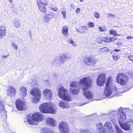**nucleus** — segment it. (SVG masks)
Returning <instances> with one entry per match:
<instances>
[{
  "label": "nucleus",
  "mask_w": 133,
  "mask_h": 133,
  "mask_svg": "<svg viewBox=\"0 0 133 133\" xmlns=\"http://www.w3.org/2000/svg\"><path fill=\"white\" fill-rule=\"evenodd\" d=\"M116 113V112L114 110L110 111L109 112V116L111 121L114 123L116 121L114 117Z\"/></svg>",
  "instance_id": "412c9836"
},
{
  "label": "nucleus",
  "mask_w": 133,
  "mask_h": 133,
  "mask_svg": "<svg viewBox=\"0 0 133 133\" xmlns=\"http://www.w3.org/2000/svg\"><path fill=\"white\" fill-rule=\"evenodd\" d=\"M40 111L44 113H55L56 111V105L51 102L43 103L40 106Z\"/></svg>",
  "instance_id": "f03ea898"
},
{
  "label": "nucleus",
  "mask_w": 133,
  "mask_h": 133,
  "mask_svg": "<svg viewBox=\"0 0 133 133\" xmlns=\"http://www.w3.org/2000/svg\"><path fill=\"white\" fill-rule=\"evenodd\" d=\"M59 104L61 107L63 109H67L70 107L68 103L63 102L62 101L59 102Z\"/></svg>",
  "instance_id": "4be33fe9"
},
{
  "label": "nucleus",
  "mask_w": 133,
  "mask_h": 133,
  "mask_svg": "<svg viewBox=\"0 0 133 133\" xmlns=\"http://www.w3.org/2000/svg\"><path fill=\"white\" fill-rule=\"evenodd\" d=\"M15 25L16 27H18L20 26V23L18 22L17 21L15 23Z\"/></svg>",
  "instance_id": "4c0bfd02"
},
{
  "label": "nucleus",
  "mask_w": 133,
  "mask_h": 133,
  "mask_svg": "<svg viewBox=\"0 0 133 133\" xmlns=\"http://www.w3.org/2000/svg\"><path fill=\"white\" fill-rule=\"evenodd\" d=\"M32 118L33 121L36 122L42 121L44 118L42 115L41 113L37 112L34 113L32 116Z\"/></svg>",
  "instance_id": "4468645a"
},
{
  "label": "nucleus",
  "mask_w": 133,
  "mask_h": 133,
  "mask_svg": "<svg viewBox=\"0 0 133 133\" xmlns=\"http://www.w3.org/2000/svg\"><path fill=\"white\" fill-rule=\"evenodd\" d=\"M104 127L100 123L97 124V130L99 133H106L105 130L108 127V123L106 122L104 124Z\"/></svg>",
  "instance_id": "f8f14e48"
},
{
  "label": "nucleus",
  "mask_w": 133,
  "mask_h": 133,
  "mask_svg": "<svg viewBox=\"0 0 133 133\" xmlns=\"http://www.w3.org/2000/svg\"><path fill=\"white\" fill-rule=\"evenodd\" d=\"M80 9L79 8H77L76 10V13H78L80 11Z\"/></svg>",
  "instance_id": "3c124183"
},
{
  "label": "nucleus",
  "mask_w": 133,
  "mask_h": 133,
  "mask_svg": "<svg viewBox=\"0 0 133 133\" xmlns=\"http://www.w3.org/2000/svg\"><path fill=\"white\" fill-rule=\"evenodd\" d=\"M59 130L62 133H69V127L68 124L64 121H62L60 123L58 126Z\"/></svg>",
  "instance_id": "6e6552de"
},
{
  "label": "nucleus",
  "mask_w": 133,
  "mask_h": 133,
  "mask_svg": "<svg viewBox=\"0 0 133 133\" xmlns=\"http://www.w3.org/2000/svg\"><path fill=\"white\" fill-rule=\"evenodd\" d=\"M92 82L90 77H87L81 78L79 82V84L82 87L83 95L87 99H91L93 97V95L91 91H88L92 87Z\"/></svg>",
  "instance_id": "f257e3e1"
},
{
  "label": "nucleus",
  "mask_w": 133,
  "mask_h": 133,
  "mask_svg": "<svg viewBox=\"0 0 133 133\" xmlns=\"http://www.w3.org/2000/svg\"><path fill=\"white\" fill-rule=\"evenodd\" d=\"M27 121L28 123L32 125L35 124V123L34 122V121H33V119L32 120V119H28Z\"/></svg>",
  "instance_id": "2f4dec72"
},
{
  "label": "nucleus",
  "mask_w": 133,
  "mask_h": 133,
  "mask_svg": "<svg viewBox=\"0 0 133 133\" xmlns=\"http://www.w3.org/2000/svg\"><path fill=\"white\" fill-rule=\"evenodd\" d=\"M16 92V88L12 86L9 87L7 90V94L8 95L11 97H13L15 95Z\"/></svg>",
  "instance_id": "dca6fc26"
},
{
  "label": "nucleus",
  "mask_w": 133,
  "mask_h": 133,
  "mask_svg": "<svg viewBox=\"0 0 133 133\" xmlns=\"http://www.w3.org/2000/svg\"><path fill=\"white\" fill-rule=\"evenodd\" d=\"M133 36H128L126 37V39H133Z\"/></svg>",
  "instance_id": "de8ad7c7"
},
{
  "label": "nucleus",
  "mask_w": 133,
  "mask_h": 133,
  "mask_svg": "<svg viewBox=\"0 0 133 133\" xmlns=\"http://www.w3.org/2000/svg\"><path fill=\"white\" fill-rule=\"evenodd\" d=\"M44 96L47 99L49 100L51 99L52 97V92L51 90L46 89L43 91Z\"/></svg>",
  "instance_id": "2eb2a0df"
},
{
  "label": "nucleus",
  "mask_w": 133,
  "mask_h": 133,
  "mask_svg": "<svg viewBox=\"0 0 133 133\" xmlns=\"http://www.w3.org/2000/svg\"><path fill=\"white\" fill-rule=\"evenodd\" d=\"M113 58L115 60H117L118 59L120 58V56L119 55L115 56V55H112Z\"/></svg>",
  "instance_id": "72a5a7b5"
},
{
  "label": "nucleus",
  "mask_w": 133,
  "mask_h": 133,
  "mask_svg": "<svg viewBox=\"0 0 133 133\" xmlns=\"http://www.w3.org/2000/svg\"><path fill=\"white\" fill-rule=\"evenodd\" d=\"M123 44L121 42H118L117 43V45H122Z\"/></svg>",
  "instance_id": "5fc2aeb1"
},
{
  "label": "nucleus",
  "mask_w": 133,
  "mask_h": 133,
  "mask_svg": "<svg viewBox=\"0 0 133 133\" xmlns=\"http://www.w3.org/2000/svg\"><path fill=\"white\" fill-rule=\"evenodd\" d=\"M21 94L23 97H25L26 95L27 90L26 88L24 86L22 87L20 89Z\"/></svg>",
  "instance_id": "a878e982"
},
{
  "label": "nucleus",
  "mask_w": 133,
  "mask_h": 133,
  "mask_svg": "<svg viewBox=\"0 0 133 133\" xmlns=\"http://www.w3.org/2000/svg\"><path fill=\"white\" fill-rule=\"evenodd\" d=\"M109 40L110 41H109V42L111 41H114L116 39V38L115 37H109Z\"/></svg>",
  "instance_id": "a19ab883"
},
{
  "label": "nucleus",
  "mask_w": 133,
  "mask_h": 133,
  "mask_svg": "<svg viewBox=\"0 0 133 133\" xmlns=\"http://www.w3.org/2000/svg\"><path fill=\"white\" fill-rule=\"evenodd\" d=\"M116 36H120V35H119L118 34H116Z\"/></svg>",
  "instance_id": "052dcab7"
},
{
  "label": "nucleus",
  "mask_w": 133,
  "mask_h": 133,
  "mask_svg": "<svg viewBox=\"0 0 133 133\" xmlns=\"http://www.w3.org/2000/svg\"><path fill=\"white\" fill-rule=\"evenodd\" d=\"M46 124L50 126L54 127L56 124V121L51 117H48L46 120Z\"/></svg>",
  "instance_id": "6ab92c4d"
},
{
  "label": "nucleus",
  "mask_w": 133,
  "mask_h": 133,
  "mask_svg": "<svg viewBox=\"0 0 133 133\" xmlns=\"http://www.w3.org/2000/svg\"><path fill=\"white\" fill-rule=\"evenodd\" d=\"M114 50L115 52V51L116 52H117L118 51H121V50H119V49H114Z\"/></svg>",
  "instance_id": "864d4df0"
},
{
  "label": "nucleus",
  "mask_w": 133,
  "mask_h": 133,
  "mask_svg": "<svg viewBox=\"0 0 133 133\" xmlns=\"http://www.w3.org/2000/svg\"><path fill=\"white\" fill-rule=\"evenodd\" d=\"M117 118L118 122L121 127L125 130H129L130 129V126L129 124L125 123H123L125 119L126 114L123 112L122 108H119L117 112Z\"/></svg>",
  "instance_id": "7ed1b4c3"
},
{
  "label": "nucleus",
  "mask_w": 133,
  "mask_h": 133,
  "mask_svg": "<svg viewBox=\"0 0 133 133\" xmlns=\"http://www.w3.org/2000/svg\"><path fill=\"white\" fill-rule=\"evenodd\" d=\"M69 90L71 94L73 95H76L78 94L79 92V88L74 89L71 88H70Z\"/></svg>",
  "instance_id": "393cba45"
},
{
  "label": "nucleus",
  "mask_w": 133,
  "mask_h": 133,
  "mask_svg": "<svg viewBox=\"0 0 133 133\" xmlns=\"http://www.w3.org/2000/svg\"><path fill=\"white\" fill-rule=\"evenodd\" d=\"M112 77H109V98L113 97L116 94L115 92L116 90L112 89H110L109 87V83L111 80Z\"/></svg>",
  "instance_id": "f3484780"
},
{
  "label": "nucleus",
  "mask_w": 133,
  "mask_h": 133,
  "mask_svg": "<svg viewBox=\"0 0 133 133\" xmlns=\"http://www.w3.org/2000/svg\"><path fill=\"white\" fill-rule=\"evenodd\" d=\"M54 16L53 14L51 13H49L46 14L44 18V21L45 22H49L50 19L52 18Z\"/></svg>",
  "instance_id": "b1692460"
},
{
  "label": "nucleus",
  "mask_w": 133,
  "mask_h": 133,
  "mask_svg": "<svg viewBox=\"0 0 133 133\" xmlns=\"http://www.w3.org/2000/svg\"><path fill=\"white\" fill-rule=\"evenodd\" d=\"M12 45L14 47L15 50H17V45H16L14 43H13V44H12Z\"/></svg>",
  "instance_id": "49530a36"
},
{
  "label": "nucleus",
  "mask_w": 133,
  "mask_h": 133,
  "mask_svg": "<svg viewBox=\"0 0 133 133\" xmlns=\"http://www.w3.org/2000/svg\"><path fill=\"white\" fill-rule=\"evenodd\" d=\"M6 112L3 102L2 101H0V114L1 115L2 117L4 119H6L7 118Z\"/></svg>",
  "instance_id": "ddd939ff"
},
{
  "label": "nucleus",
  "mask_w": 133,
  "mask_h": 133,
  "mask_svg": "<svg viewBox=\"0 0 133 133\" xmlns=\"http://www.w3.org/2000/svg\"><path fill=\"white\" fill-rule=\"evenodd\" d=\"M114 50L113 51L110 52V53L111 54L114 53Z\"/></svg>",
  "instance_id": "6e6d98bb"
},
{
  "label": "nucleus",
  "mask_w": 133,
  "mask_h": 133,
  "mask_svg": "<svg viewBox=\"0 0 133 133\" xmlns=\"http://www.w3.org/2000/svg\"><path fill=\"white\" fill-rule=\"evenodd\" d=\"M131 122L133 124V120Z\"/></svg>",
  "instance_id": "e2e57ef3"
},
{
  "label": "nucleus",
  "mask_w": 133,
  "mask_h": 133,
  "mask_svg": "<svg viewBox=\"0 0 133 133\" xmlns=\"http://www.w3.org/2000/svg\"><path fill=\"white\" fill-rule=\"evenodd\" d=\"M62 14L63 15V17L64 18H65L66 17V14L65 12H62Z\"/></svg>",
  "instance_id": "09e8293b"
},
{
  "label": "nucleus",
  "mask_w": 133,
  "mask_h": 133,
  "mask_svg": "<svg viewBox=\"0 0 133 133\" xmlns=\"http://www.w3.org/2000/svg\"><path fill=\"white\" fill-rule=\"evenodd\" d=\"M78 82L76 81H73L71 82L70 85V88H76L78 84Z\"/></svg>",
  "instance_id": "cd10ccee"
},
{
  "label": "nucleus",
  "mask_w": 133,
  "mask_h": 133,
  "mask_svg": "<svg viewBox=\"0 0 133 133\" xmlns=\"http://www.w3.org/2000/svg\"><path fill=\"white\" fill-rule=\"evenodd\" d=\"M30 93L33 96V101L34 103H37L40 101L42 95L41 91L38 88H33Z\"/></svg>",
  "instance_id": "39448f33"
},
{
  "label": "nucleus",
  "mask_w": 133,
  "mask_h": 133,
  "mask_svg": "<svg viewBox=\"0 0 133 133\" xmlns=\"http://www.w3.org/2000/svg\"><path fill=\"white\" fill-rule=\"evenodd\" d=\"M128 79V77L125 74H120L117 76L116 81L117 83L124 85L127 84Z\"/></svg>",
  "instance_id": "1a4fd4ad"
},
{
  "label": "nucleus",
  "mask_w": 133,
  "mask_h": 133,
  "mask_svg": "<svg viewBox=\"0 0 133 133\" xmlns=\"http://www.w3.org/2000/svg\"><path fill=\"white\" fill-rule=\"evenodd\" d=\"M68 41L69 42V43L73 45H75V43L73 41V40L71 39H70Z\"/></svg>",
  "instance_id": "37998d69"
},
{
  "label": "nucleus",
  "mask_w": 133,
  "mask_h": 133,
  "mask_svg": "<svg viewBox=\"0 0 133 133\" xmlns=\"http://www.w3.org/2000/svg\"><path fill=\"white\" fill-rule=\"evenodd\" d=\"M101 49L103 50L102 51H108V48L106 47H104L102 48Z\"/></svg>",
  "instance_id": "c03bdc74"
},
{
  "label": "nucleus",
  "mask_w": 133,
  "mask_h": 133,
  "mask_svg": "<svg viewBox=\"0 0 133 133\" xmlns=\"http://www.w3.org/2000/svg\"><path fill=\"white\" fill-rule=\"evenodd\" d=\"M88 29V28L86 26H82V30L81 31V32H84L85 31H87Z\"/></svg>",
  "instance_id": "f704fd0d"
},
{
  "label": "nucleus",
  "mask_w": 133,
  "mask_h": 133,
  "mask_svg": "<svg viewBox=\"0 0 133 133\" xmlns=\"http://www.w3.org/2000/svg\"><path fill=\"white\" fill-rule=\"evenodd\" d=\"M128 58L131 61H133V55H131L128 57Z\"/></svg>",
  "instance_id": "79ce46f5"
},
{
  "label": "nucleus",
  "mask_w": 133,
  "mask_h": 133,
  "mask_svg": "<svg viewBox=\"0 0 133 133\" xmlns=\"http://www.w3.org/2000/svg\"><path fill=\"white\" fill-rule=\"evenodd\" d=\"M16 107L18 110L23 111L25 108V103L24 102L18 99L15 102Z\"/></svg>",
  "instance_id": "9b49d317"
},
{
  "label": "nucleus",
  "mask_w": 133,
  "mask_h": 133,
  "mask_svg": "<svg viewBox=\"0 0 133 133\" xmlns=\"http://www.w3.org/2000/svg\"><path fill=\"white\" fill-rule=\"evenodd\" d=\"M62 28V33L65 37H68L69 36L68 26L67 25H65L63 26Z\"/></svg>",
  "instance_id": "aec40b11"
},
{
  "label": "nucleus",
  "mask_w": 133,
  "mask_h": 133,
  "mask_svg": "<svg viewBox=\"0 0 133 133\" xmlns=\"http://www.w3.org/2000/svg\"><path fill=\"white\" fill-rule=\"evenodd\" d=\"M115 17V16L113 14H109V17H111L112 18H114Z\"/></svg>",
  "instance_id": "a18cd8bd"
},
{
  "label": "nucleus",
  "mask_w": 133,
  "mask_h": 133,
  "mask_svg": "<svg viewBox=\"0 0 133 133\" xmlns=\"http://www.w3.org/2000/svg\"><path fill=\"white\" fill-rule=\"evenodd\" d=\"M42 133H54V132L52 129L48 128H45L41 129Z\"/></svg>",
  "instance_id": "5701e85b"
},
{
  "label": "nucleus",
  "mask_w": 133,
  "mask_h": 133,
  "mask_svg": "<svg viewBox=\"0 0 133 133\" xmlns=\"http://www.w3.org/2000/svg\"><path fill=\"white\" fill-rule=\"evenodd\" d=\"M58 94L59 97L65 101H71L70 96L67 93L66 90L63 87H61L58 89Z\"/></svg>",
  "instance_id": "423d86ee"
},
{
  "label": "nucleus",
  "mask_w": 133,
  "mask_h": 133,
  "mask_svg": "<svg viewBox=\"0 0 133 133\" xmlns=\"http://www.w3.org/2000/svg\"><path fill=\"white\" fill-rule=\"evenodd\" d=\"M67 58L66 54H61L60 56V58L59 59V61L61 63H63L64 62Z\"/></svg>",
  "instance_id": "bb28decb"
},
{
  "label": "nucleus",
  "mask_w": 133,
  "mask_h": 133,
  "mask_svg": "<svg viewBox=\"0 0 133 133\" xmlns=\"http://www.w3.org/2000/svg\"><path fill=\"white\" fill-rule=\"evenodd\" d=\"M94 15L95 17L97 18H99V14L97 12H95Z\"/></svg>",
  "instance_id": "e433bc0d"
},
{
  "label": "nucleus",
  "mask_w": 133,
  "mask_h": 133,
  "mask_svg": "<svg viewBox=\"0 0 133 133\" xmlns=\"http://www.w3.org/2000/svg\"><path fill=\"white\" fill-rule=\"evenodd\" d=\"M88 25H89L90 27H93L95 26V25L94 23L92 22H90L88 23Z\"/></svg>",
  "instance_id": "ea45409f"
},
{
  "label": "nucleus",
  "mask_w": 133,
  "mask_h": 133,
  "mask_svg": "<svg viewBox=\"0 0 133 133\" xmlns=\"http://www.w3.org/2000/svg\"><path fill=\"white\" fill-rule=\"evenodd\" d=\"M114 30H110V34H114V32H113Z\"/></svg>",
  "instance_id": "603ef678"
},
{
  "label": "nucleus",
  "mask_w": 133,
  "mask_h": 133,
  "mask_svg": "<svg viewBox=\"0 0 133 133\" xmlns=\"http://www.w3.org/2000/svg\"><path fill=\"white\" fill-rule=\"evenodd\" d=\"M51 9L54 11H56L57 10V8H51Z\"/></svg>",
  "instance_id": "8fccbe9b"
},
{
  "label": "nucleus",
  "mask_w": 133,
  "mask_h": 133,
  "mask_svg": "<svg viewBox=\"0 0 133 133\" xmlns=\"http://www.w3.org/2000/svg\"><path fill=\"white\" fill-rule=\"evenodd\" d=\"M110 127V129H109V133H114V131L112 128V126L110 123L109 122V127Z\"/></svg>",
  "instance_id": "c756f323"
},
{
  "label": "nucleus",
  "mask_w": 133,
  "mask_h": 133,
  "mask_svg": "<svg viewBox=\"0 0 133 133\" xmlns=\"http://www.w3.org/2000/svg\"><path fill=\"white\" fill-rule=\"evenodd\" d=\"M113 32H114V34H115L117 32H116V31H114V30Z\"/></svg>",
  "instance_id": "13d9d810"
},
{
  "label": "nucleus",
  "mask_w": 133,
  "mask_h": 133,
  "mask_svg": "<svg viewBox=\"0 0 133 133\" xmlns=\"http://www.w3.org/2000/svg\"><path fill=\"white\" fill-rule=\"evenodd\" d=\"M98 28L99 31L101 32L105 31L106 30V29L105 27H103V28H102L101 26H99L98 27Z\"/></svg>",
  "instance_id": "473e14b6"
},
{
  "label": "nucleus",
  "mask_w": 133,
  "mask_h": 133,
  "mask_svg": "<svg viewBox=\"0 0 133 133\" xmlns=\"http://www.w3.org/2000/svg\"><path fill=\"white\" fill-rule=\"evenodd\" d=\"M102 38L100 37L98 38L96 40V42L99 43H102Z\"/></svg>",
  "instance_id": "c9c22d12"
},
{
  "label": "nucleus",
  "mask_w": 133,
  "mask_h": 133,
  "mask_svg": "<svg viewBox=\"0 0 133 133\" xmlns=\"http://www.w3.org/2000/svg\"><path fill=\"white\" fill-rule=\"evenodd\" d=\"M115 127L116 130V133H122L123 131L117 125H116Z\"/></svg>",
  "instance_id": "7c9ffc66"
},
{
  "label": "nucleus",
  "mask_w": 133,
  "mask_h": 133,
  "mask_svg": "<svg viewBox=\"0 0 133 133\" xmlns=\"http://www.w3.org/2000/svg\"><path fill=\"white\" fill-rule=\"evenodd\" d=\"M4 57L5 58H6V56H4Z\"/></svg>",
  "instance_id": "0e129e2a"
},
{
  "label": "nucleus",
  "mask_w": 133,
  "mask_h": 133,
  "mask_svg": "<svg viewBox=\"0 0 133 133\" xmlns=\"http://www.w3.org/2000/svg\"><path fill=\"white\" fill-rule=\"evenodd\" d=\"M37 3L39 9L43 13H45L46 9L45 6L48 5V0H37Z\"/></svg>",
  "instance_id": "0eeeda50"
},
{
  "label": "nucleus",
  "mask_w": 133,
  "mask_h": 133,
  "mask_svg": "<svg viewBox=\"0 0 133 133\" xmlns=\"http://www.w3.org/2000/svg\"><path fill=\"white\" fill-rule=\"evenodd\" d=\"M6 28L5 26L2 25L0 26V38H2L6 35Z\"/></svg>",
  "instance_id": "a211bd4d"
},
{
  "label": "nucleus",
  "mask_w": 133,
  "mask_h": 133,
  "mask_svg": "<svg viewBox=\"0 0 133 133\" xmlns=\"http://www.w3.org/2000/svg\"><path fill=\"white\" fill-rule=\"evenodd\" d=\"M113 34V36L114 37H116V34Z\"/></svg>",
  "instance_id": "4d7b16f0"
},
{
  "label": "nucleus",
  "mask_w": 133,
  "mask_h": 133,
  "mask_svg": "<svg viewBox=\"0 0 133 133\" xmlns=\"http://www.w3.org/2000/svg\"><path fill=\"white\" fill-rule=\"evenodd\" d=\"M84 0H80V1L81 2H82Z\"/></svg>",
  "instance_id": "680f3d73"
},
{
  "label": "nucleus",
  "mask_w": 133,
  "mask_h": 133,
  "mask_svg": "<svg viewBox=\"0 0 133 133\" xmlns=\"http://www.w3.org/2000/svg\"><path fill=\"white\" fill-rule=\"evenodd\" d=\"M9 2L10 3H12V0H9Z\"/></svg>",
  "instance_id": "bf43d9fd"
},
{
  "label": "nucleus",
  "mask_w": 133,
  "mask_h": 133,
  "mask_svg": "<svg viewBox=\"0 0 133 133\" xmlns=\"http://www.w3.org/2000/svg\"><path fill=\"white\" fill-rule=\"evenodd\" d=\"M107 81L106 84L104 91V94L105 96H108V80L107 81L105 73H101L97 77L96 80L97 84L99 86H103Z\"/></svg>",
  "instance_id": "20e7f679"
},
{
  "label": "nucleus",
  "mask_w": 133,
  "mask_h": 133,
  "mask_svg": "<svg viewBox=\"0 0 133 133\" xmlns=\"http://www.w3.org/2000/svg\"><path fill=\"white\" fill-rule=\"evenodd\" d=\"M102 39V41L105 42H108V38L107 37H103Z\"/></svg>",
  "instance_id": "58836bf2"
},
{
  "label": "nucleus",
  "mask_w": 133,
  "mask_h": 133,
  "mask_svg": "<svg viewBox=\"0 0 133 133\" xmlns=\"http://www.w3.org/2000/svg\"><path fill=\"white\" fill-rule=\"evenodd\" d=\"M80 133H91L90 130L88 129H87L86 130H84L82 129H80Z\"/></svg>",
  "instance_id": "c85d7f7f"
},
{
  "label": "nucleus",
  "mask_w": 133,
  "mask_h": 133,
  "mask_svg": "<svg viewBox=\"0 0 133 133\" xmlns=\"http://www.w3.org/2000/svg\"><path fill=\"white\" fill-rule=\"evenodd\" d=\"M84 62L86 64L92 66L95 63L96 60L94 58L93 56L91 55L85 58Z\"/></svg>",
  "instance_id": "9d476101"
}]
</instances>
